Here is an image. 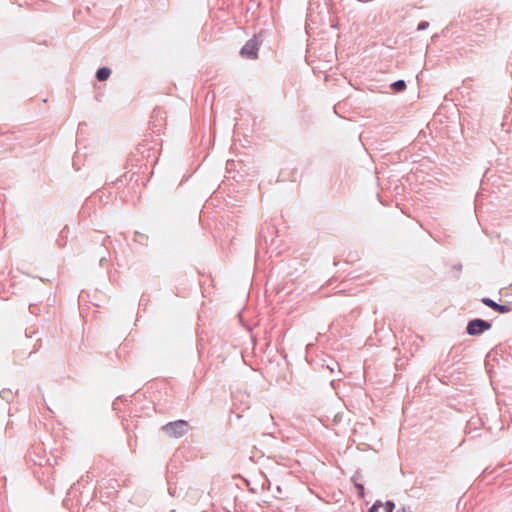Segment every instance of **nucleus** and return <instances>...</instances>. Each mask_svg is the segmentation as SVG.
I'll use <instances>...</instances> for the list:
<instances>
[{"mask_svg":"<svg viewBox=\"0 0 512 512\" xmlns=\"http://www.w3.org/2000/svg\"><path fill=\"white\" fill-rule=\"evenodd\" d=\"M168 491H169V494H170V495L174 496V490H172V488H171V487H169V488H168Z\"/></svg>","mask_w":512,"mask_h":512,"instance_id":"19","label":"nucleus"},{"mask_svg":"<svg viewBox=\"0 0 512 512\" xmlns=\"http://www.w3.org/2000/svg\"><path fill=\"white\" fill-rule=\"evenodd\" d=\"M161 114H162V111H161L159 108H156V109H154V110H153V112H152V116H151V118H152L151 124H152L153 129L159 126V125L156 123V120H155V119H156L157 117H161Z\"/></svg>","mask_w":512,"mask_h":512,"instance_id":"9","label":"nucleus"},{"mask_svg":"<svg viewBox=\"0 0 512 512\" xmlns=\"http://www.w3.org/2000/svg\"><path fill=\"white\" fill-rule=\"evenodd\" d=\"M367 512H376V511L372 507H370Z\"/></svg>","mask_w":512,"mask_h":512,"instance_id":"21","label":"nucleus"},{"mask_svg":"<svg viewBox=\"0 0 512 512\" xmlns=\"http://www.w3.org/2000/svg\"><path fill=\"white\" fill-rule=\"evenodd\" d=\"M473 424H476V422L470 420L468 423H467V427H471Z\"/></svg>","mask_w":512,"mask_h":512,"instance_id":"18","label":"nucleus"},{"mask_svg":"<svg viewBox=\"0 0 512 512\" xmlns=\"http://www.w3.org/2000/svg\"><path fill=\"white\" fill-rule=\"evenodd\" d=\"M383 508H384V511L385 512H393L394 509H395V503L394 501L392 500H387L384 504H383Z\"/></svg>","mask_w":512,"mask_h":512,"instance_id":"10","label":"nucleus"},{"mask_svg":"<svg viewBox=\"0 0 512 512\" xmlns=\"http://www.w3.org/2000/svg\"><path fill=\"white\" fill-rule=\"evenodd\" d=\"M0 397L3 399V400H6L7 402L10 401V398L12 397V392L10 390H6V389H3L1 392H0Z\"/></svg>","mask_w":512,"mask_h":512,"instance_id":"11","label":"nucleus"},{"mask_svg":"<svg viewBox=\"0 0 512 512\" xmlns=\"http://www.w3.org/2000/svg\"><path fill=\"white\" fill-rule=\"evenodd\" d=\"M492 328L490 321L474 318L468 321L466 326V333L470 336H478Z\"/></svg>","mask_w":512,"mask_h":512,"instance_id":"2","label":"nucleus"},{"mask_svg":"<svg viewBox=\"0 0 512 512\" xmlns=\"http://www.w3.org/2000/svg\"><path fill=\"white\" fill-rule=\"evenodd\" d=\"M371 507H372L376 512H378V511H379V509H380L381 507H383V503L381 502V500H376V501L372 504V506H371Z\"/></svg>","mask_w":512,"mask_h":512,"instance_id":"13","label":"nucleus"},{"mask_svg":"<svg viewBox=\"0 0 512 512\" xmlns=\"http://www.w3.org/2000/svg\"><path fill=\"white\" fill-rule=\"evenodd\" d=\"M454 269L461 270L462 269V265L461 264H456V265H454Z\"/></svg>","mask_w":512,"mask_h":512,"instance_id":"17","label":"nucleus"},{"mask_svg":"<svg viewBox=\"0 0 512 512\" xmlns=\"http://www.w3.org/2000/svg\"><path fill=\"white\" fill-rule=\"evenodd\" d=\"M429 27V22L422 20L417 25V31H424Z\"/></svg>","mask_w":512,"mask_h":512,"instance_id":"12","label":"nucleus"},{"mask_svg":"<svg viewBox=\"0 0 512 512\" xmlns=\"http://www.w3.org/2000/svg\"><path fill=\"white\" fill-rule=\"evenodd\" d=\"M396 512H411V510L409 507L403 506L400 509H398Z\"/></svg>","mask_w":512,"mask_h":512,"instance_id":"16","label":"nucleus"},{"mask_svg":"<svg viewBox=\"0 0 512 512\" xmlns=\"http://www.w3.org/2000/svg\"><path fill=\"white\" fill-rule=\"evenodd\" d=\"M260 41L257 36H253L249 39L243 47L240 49V55L247 59H257Z\"/></svg>","mask_w":512,"mask_h":512,"instance_id":"3","label":"nucleus"},{"mask_svg":"<svg viewBox=\"0 0 512 512\" xmlns=\"http://www.w3.org/2000/svg\"><path fill=\"white\" fill-rule=\"evenodd\" d=\"M338 366H339V365H338V363H337V362H335V361H333V360L331 361V364H327V368H328L331 372H333L336 368H338Z\"/></svg>","mask_w":512,"mask_h":512,"instance_id":"14","label":"nucleus"},{"mask_svg":"<svg viewBox=\"0 0 512 512\" xmlns=\"http://www.w3.org/2000/svg\"><path fill=\"white\" fill-rule=\"evenodd\" d=\"M352 481L354 482V486L357 490V493H358V496L360 498H363L365 496V488H364V485L361 484V483H358L354 480V477H352Z\"/></svg>","mask_w":512,"mask_h":512,"instance_id":"8","label":"nucleus"},{"mask_svg":"<svg viewBox=\"0 0 512 512\" xmlns=\"http://www.w3.org/2000/svg\"><path fill=\"white\" fill-rule=\"evenodd\" d=\"M481 302L485 306L491 308L492 310L498 312L499 314H505V313L512 311V307L509 304L497 303L496 301H494L493 299H491L489 297L482 298Z\"/></svg>","mask_w":512,"mask_h":512,"instance_id":"4","label":"nucleus"},{"mask_svg":"<svg viewBox=\"0 0 512 512\" xmlns=\"http://www.w3.org/2000/svg\"><path fill=\"white\" fill-rule=\"evenodd\" d=\"M190 424L186 420H176L166 423L161 430L171 438H180L188 433Z\"/></svg>","mask_w":512,"mask_h":512,"instance_id":"1","label":"nucleus"},{"mask_svg":"<svg viewBox=\"0 0 512 512\" xmlns=\"http://www.w3.org/2000/svg\"><path fill=\"white\" fill-rule=\"evenodd\" d=\"M107 263H108V258L105 255L101 256L100 260H99V265L101 267H105Z\"/></svg>","mask_w":512,"mask_h":512,"instance_id":"15","label":"nucleus"},{"mask_svg":"<svg viewBox=\"0 0 512 512\" xmlns=\"http://www.w3.org/2000/svg\"><path fill=\"white\" fill-rule=\"evenodd\" d=\"M390 88L394 93H401L406 90V82L402 79L396 80L390 84Z\"/></svg>","mask_w":512,"mask_h":512,"instance_id":"6","label":"nucleus"},{"mask_svg":"<svg viewBox=\"0 0 512 512\" xmlns=\"http://www.w3.org/2000/svg\"><path fill=\"white\" fill-rule=\"evenodd\" d=\"M111 69L109 67H106V66H103V67H100L97 71H96V79L99 81V82H103V81H106L110 75H111Z\"/></svg>","mask_w":512,"mask_h":512,"instance_id":"5","label":"nucleus"},{"mask_svg":"<svg viewBox=\"0 0 512 512\" xmlns=\"http://www.w3.org/2000/svg\"><path fill=\"white\" fill-rule=\"evenodd\" d=\"M110 237L109 236H106L104 241H103V245L106 247V240H108Z\"/></svg>","mask_w":512,"mask_h":512,"instance_id":"20","label":"nucleus"},{"mask_svg":"<svg viewBox=\"0 0 512 512\" xmlns=\"http://www.w3.org/2000/svg\"><path fill=\"white\" fill-rule=\"evenodd\" d=\"M133 241L142 246H148V236L138 231L135 232Z\"/></svg>","mask_w":512,"mask_h":512,"instance_id":"7","label":"nucleus"}]
</instances>
